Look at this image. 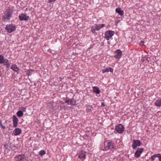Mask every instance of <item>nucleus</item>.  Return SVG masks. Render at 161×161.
<instances>
[{"label": "nucleus", "mask_w": 161, "mask_h": 161, "mask_svg": "<svg viewBox=\"0 0 161 161\" xmlns=\"http://www.w3.org/2000/svg\"><path fill=\"white\" fill-rule=\"evenodd\" d=\"M49 3H51L52 2H54L56 0H48Z\"/></svg>", "instance_id": "72a5a7b5"}, {"label": "nucleus", "mask_w": 161, "mask_h": 161, "mask_svg": "<svg viewBox=\"0 0 161 161\" xmlns=\"http://www.w3.org/2000/svg\"><path fill=\"white\" fill-rule=\"evenodd\" d=\"M144 43V42L143 41H141L140 42V45H142Z\"/></svg>", "instance_id": "2f4dec72"}, {"label": "nucleus", "mask_w": 161, "mask_h": 161, "mask_svg": "<svg viewBox=\"0 0 161 161\" xmlns=\"http://www.w3.org/2000/svg\"><path fill=\"white\" fill-rule=\"evenodd\" d=\"M16 29L15 26L12 24L6 25L5 29L9 33L14 31Z\"/></svg>", "instance_id": "423d86ee"}, {"label": "nucleus", "mask_w": 161, "mask_h": 161, "mask_svg": "<svg viewBox=\"0 0 161 161\" xmlns=\"http://www.w3.org/2000/svg\"><path fill=\"white\" fill-rule=\"evenodd\" d=\"M113 69L111 68H106L102 70V73H104L105 72H108L109 71L113 72Z\"/></svg>", "instance_id": "dca6fc26"}, {"label": "nucleus", "mask_w": 161, "mask_h": 161, "mask_svg": "<svg viewBox=\"0 0 161 161\" xmlns=\"http://www.w3.org/2000/svg\"><path fill=\"white\" fill-rule=\"evenodd\" d=\"M141 145V142L140 140H134L133 142L132 147L133 149H134L137 146H140Z\"/></svg>", "instance_id": "6e6552de"}, {"label": "nucleus", "mask_w": 161, "mask_h": 161, "mask_svg": "<svg viewBox=\"0 0 161 161\" xmlns=\"http://www.w3.org/2000/svg\"><path fill=\"white\" fill-rule=\"evenodd\" d=\"M115 12L121 16H122L124 15V12L123 10H121V9L120 8H117L116 9Z\"/></svg>", "instance_id": "2eb2a0df"}, {"label": "nucleus", "mask_w": 161, "mask_h": 161, "mask_svg": "<svg viewBox=\"0 0 161 161\" xmlns=\"http://www.w3.org/2000/svg\"><path fill=\"white\" fill-rule=\"evenodd\" d=\"M70 103L69 104L70 105H75L76 104V100H75L74 99H70Z\"/></svg>", "instance_id": "412c9836"}, {"label": "nucleus", "mask_w": 161, "mask_h": 161, "mask_svg": "<svg viewBox=\"0 0 161 161\" xmlns=\"http://www.w3.org/2000/svg\"><path fill=\"white\" fill-rule=\"evenodd\" d=\"M124 129L122 125L119 124L116 126L115 130L119 133H122L123 132Z\"/></svg>", "instance_id": "39448f33"}, {"label": "nucleus", "mask_w": 161, "mask_h": 161, "mask_svg": "<svg viewBox=\"0 0 161 161\" xmlns=\"http://www.w3.org/2000/svg\"><path fill=\"white\" fill-rule=\"evenodd\" d=\"M157 157L158 158L160 161H161V154H157Z\"/></svg>", "instance_id": "bb28decb"}, {"label": "nucleus", "mask_w": 161, "mask_h": 161, "mask_svg": "<svg viewBox=\"0 0 161 161\" xmlns=\"http://www.w3.org/2000/svg\"><path fill=\"white\" fill-rule=\"evenodd\" d=\"M93 108L92 106L88 105L87 107L86 111L88 112H91Z\"/></svg>", "instance_id": "4be33fe9"}, {"label": "nucleus", "mask_w": 161, "mask_h": 161, "mask_svg": "<svg viewBox=\"0 0 161 161\" xmlns=\"http://www.w3.org/2000/svg\"><path fill=\"white\" fill-rule=\"evenodd\" d=\"M95 31H96L95 27V28L92 27V32H94Z\"/></svg>", "instance_id": "c85d7f7f"}, {"label": "nucleus", "mask_w": 161, "mask_h": 161, "mask_svg": "<svg viewBox=\"0 0 161 161\" xmlns=\"http://www.w3.org/2000/svg\"><path fill=\"white\" fill-rule=\"evenodd\" d=\"M155 104L156 106L160 107L161 106V100H157L156 101L155 103Z\"/></svg>", "instance_id": "6ab92c4d"}, {"label": "nucleus", "mask_w": 161, "mask_h": 161, "mask_svg": "<svg viewBox=\"0 0 161 161\" xmlns=\"http://www.w3.org/2000/svg\"><path fill=\"white\" fill-rule=\"evenodd\" d=\"M96 26L95 27L96 28V31H99L101 28L100 27L99 25H96Z\"/></svg>", "instance_id": "a878e982"}, {"label": "nucleus", "mask_w": 161, "mask_h": 161, "mask_svg": "<svg viewBox=\"0 0 161 161\" xmlns=\"http://www.w3.org/2000/svg\"><path fill=\"white\" fill-rule=\"evenodd\" d=\"M21 133V130L19 128H15L13 131V134L14 136L19 135Z\"/></svg>", "instance_id": "f8f14e48"}, {"label": "nucleus", "mask_w": 161, "mask_h": 161, "mask_svg": "<svg viewBox=\"0 0 161 161\" xmlns=\"http://www.w3.org/2000/svg\"><path fill=\"white\" fill-rule=\"evenodd\" d=\"M101 105L103 107H104V106H105V105L103 103H102V104H101Z\"/></svg>", "instance_id": "c9c22d12"}, {"label": "nucleus", "mask_w": 161, "mask_h": 161, "mask_svg": "<svg viewBox=\"0 0 161 161\" xmlns=\"http://www.w3.org/2000/svg\"><path fill=\"white\" fill-rule=\"evenodd\" d=\"M144 149L142 148H138L135 153L134 156L135 157L138 158L140 156L141 154L143 151Z\"/></svg>", "instance_id": "1a4fd4ad"}, {"label": "nucleus", "mask_w": 161, "mask_h": 161, "mask_svg": "<svg viewBox=\"0 0 161 161\" xmlns=\"http://www.w3.org/2000/svg\"><path fill=\"white\" fill-rule=\"evenodd\" d=\"M4 65H6L7 68H8L10 66L9 64L8 63L3 64Z\"/></svg>", "instance_id": "c756f323"}, {"label": "nucleus", "mask_w": 161, "mask_h": 161, "mask_svg": "<svg viewBox=\"0 0 161 161\" xmlns=\"http://www.w3.org/2000/svg\"><path fill=\"white\" fill-rule=\"evenodd\" d=\"M78 158H82L83 160L85 159L86 158V154L85 152L81 151L79 154Z\"/></svg>", "instance_id": "4468645a"}, {"label": "nucleus", "mask_w": 161, "mask_h": 161, "mask_svg": "<svg viewBox=\"0 0 161 161\" xmlns=\"http://www.w3.org/2000/svg\"><path fill=\"white\" fill-rule=\"evenodd\" d=\"M1 127L3 129H5L6 128V127L5 126L3 125H2L1 126Z\"/></svg>", "instance_id": "f704fd0d"}, {"label": "nucleus", "mask_w": 161, "mask_h": 161, "mask_svg": "<svg viewBox=\"0 0 161 161\" xmlns=\"http://www.w3.org/2000/svg\"><path fill=\"white\" fill-rule=\"evenodd\" d=\"M93 91L94 92L97 94H99L100 92V91L98 88L96 86H94L92 88Z\"/></svg>", "instance_id": "a211bd4d"}, {"label": "nucleus", "mask_w": 161, "mask_h": 161, "mask_svg": "<svg viewBox=\"0 0 161 161\" xmlns=\"http://www.w3.org/2000/svg\"><path fill=\"white\" fill-rule=\"evenodd\" d=\"M114 34V32L111 31H106L105 33L104 37L107 40H109Z\"/></svg>", "instance_id": "20e7f679"}, {"label": "nucleus", "mask_w": 161, "mask_h": 161, "mask_svg": "<svg viewBox=\"0 0 161 161\" xmlns=\"http://www.w3.org/2000/svg\"><path fill=\"white\" fill-rule=\"evenodd\" d=\"M34 71V70L32 69H29L26 71L27 74L28 76H31L32 73Z\"/></svg>", "instance_id": "aec40b11"}, {"label": "nucleus", "mask_w": 161, "mask_h": 161, "mask_svg": "<svg viewBox=\"0 0 161 161\" xmlns=\"http://www.w3.org/2000/svg\"><path fill=\"white\" fill-rule=\"evenodd\" d=\"M11 69L13 70L16 72H18L19 70V68L17 67V66L15 64L12 65L11 67Z\"/></svg>", "instance_id": "f3484780"}, {"label": "nucleus", "mask_w": 161, "mask_h": 161, "mask_svg": "<svg viewBox=\"0 0 161 161\" xmlns=\"http://www.w3.org/2000/svg\"><path fill=\"white\" fill-rule=\"evenodd\" d=\"M15 161H28L27 158L25 155H20L15 157Z\"/></svg>", "instance_id": "7ed1b4c3"}, {"label": "nucleus", "mask_w": 161, "mask_h": 161, "mask_svg": "<svg viewBox=\"0 0 161 161\" xmlns=\"http://www.w3.org/2000/svg\"><path fill=\"white\" fill-rule=\"evenodd\" d=\"M65 103H67L68 104H69L70 103V99L69 100H66L65 101Z\"/></svg>", "instance_id": "cd10ccee"}, {"label": "nucleus", "mask_w": 161, "mask_h": 161, "mask_svg": "<svg viewBox=\"0 0 161 161\" xmlns=\"http://www.w3.org/2000/svg\"><path fill=\"white\" fill-rule=\"evenodd\" d=\"M12 11L10 10L9 7H8L4 12V15L3 16V19H4L9 20L12 16Z\"/></svg>", "instance_id": "f257e3e1"}, {"label": "nucleus", "mask_w": 161, "mask_h": 161, "mask_svg": "<svg viewBox=\"0 0 161 161\" xmlns=\"http://www.w3.org/2000/svg\"><path fill=\"white\" fill-rule=\"evenodd\" d=\"M99 25L100 27L101 28H103L105 26V25L104 24H101V25Z\"/></svg>", "instance_id": "7c9ffc66"}, {"label": "nucleus", "mask_w": 161, "mask_h": 161, "mask_svg": "<svg viewBox=\"0 0 161 161\" xmlns=\"http://www.w3.org/2000/svg\"><path fill=\"white\" fill-rule=\"evenodd\" d=\"M22 110L23 111L25 112L26 110V108H25V107H23V108H22Z\"/></svg>", "instance_id": "473e14b6"}, {"label": "nucleus", "mask_w": 161, "mask_h": 161, "mask_svg": "<svg viewBox=\"0 0 161 161\" xmlns=\"http://www.w3.org/2000/svg\"><path fill=\"white\" fill-rule=\"evenodd\" d=\"M2 125V121L0 120V126H1Z\"/></svg>", "instance_id": "e433bc0d"}, {"label": "nucleus", "mask_w": 161, "mask_h": 161, "mask_svg": "<svg viewBox=\"0 0 161 161\" xmlns=\"http://www.w3.org/2000/svg\"><path fill=\"white\" fill-rule=\"evenodd\" d=\"M19 18L20 21H27L28 20L29 17L26 14L22 13L19 15Z\"/></svg>", "instance_id": "0eeeda50"}, {"label": "nucleus", "mask_w": 161, "mask_h": 161, "mask_svg": "<svg viewBox=\"0 0 161 161\" xmlns=\"http://www.w3.org/2000/svg\"><path fill=\"white\" fill-rule=\"evenodd\" d=\"M8 60L6 59H4V57L2 55H0V63L4 64L8 63Z\"/></svg>", "instance_id": "ddd939ff"}, {"label": "nucleus", "mask_w": 161, "mask_h": 161, "mask_svg": "<svg viewBox=\"0 0 161 161\" xmlns=\"http://www.w3.org/2000/svg\"><path fill=\"white\" fill-rule=\"evenodd\" d=\"M115 55L114 56V57L117 59L120 58L122 55V52L119 49H118L115 52Z\"/></svg>", "instance_id": "9d476101"}, {"label": "nucleus", "mask_w": 161, "mask_h": 161, "mask_svg": "<svg viewBox=\"0 0 161 161\" xmlns=\"http://www.w3.org/2000/svg\"><path fill=\"white\" fill-rule=\"evenodd\" d=\"M13 127H16L17 126L18 119L15 115L13 116Z\"/></svg>", "instance_id": "9b49d317"}, {"label": "nucleus", "mask_w": 161, "mask_h": 161, "mask_svg": "<svg viewBox=\"0 0 161 161\" xmlns=\"http://www.w3.org/2000/svg\"><path fill=\"white\" fill-rule=\"evenodd\" d=\"M17 116H18V117H21L23 116V111L21 110H19L18 111V112L17 113Z\"/></svg>", "instance_id": "5701e85b"}, {"label": "nucleus", "mask_w": 161, "mask_h": 161, "mask_svg": "<svg viewBox=\"0 0 161 161\" xmlns=\"http://www.w3.org/2000/svg\"><path fill=\"white\" fill-rule=\"evenodd\" d=\"M46 154V152L44 150H42L39 152V154L41 156H43Z\"/></svg>", "instance_id": "b1692460"}, {"label": "nucleus", "mask_w": 161, "mask_h": 161, "mask_svg": "<svg viewBox=\"0 0 161 161\" xmlns=\"http://www.w3.org/2000/svg\"><path fill=\"white\" fill-rule=\"evenodd\" d=\"M114 143L110 141H108L107 143L106 146L105 147L103 150L104 151H107L108 150H112L115 147Z\"/></svg>", "instance_id": "f03ea898"}, {"label": "nucleus", "mask_w": 161, "mask_h": 161, "mask_svg": "<svg viewBox=\"0 0 161 161\" xmlns=\"http://www.w3.org/2000/svg\"><path fill=\"white\" fill-rule=\"evenodd\" d=\"M156 157H157V154H155L154 155L152 156L151 157V159L152 160H154L155 159Z\"/></svg>", "instance_id": "393cba45"}]
</instances>
